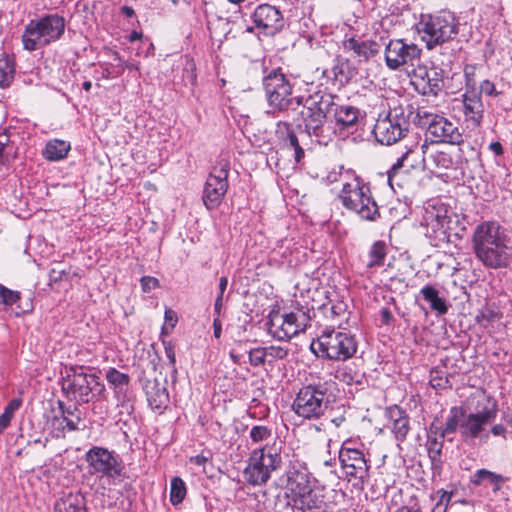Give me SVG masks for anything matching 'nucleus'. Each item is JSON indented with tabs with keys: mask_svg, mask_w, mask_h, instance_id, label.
<instances>
[{
	"mask_svg": "<svg viewBox=\"0 0 512 512\" xmlns=\"http://www.w3.org/2000/svg\"><path fill=\"white\" fill-rule=\"evenodd\" d=\"M416 112L411 104H398L390 107L383 118H379L374 126L373 133L378 142L385 145L394 144L405 140V151L396 160L388 171V182L392 187V181L398 171L407 165L414 168L418 161V148L420 136L408 135L411 121L414 122Z\"/></svg>",
	"mask_w": 512,
	"mask_h": 512,
	"instance_id": "obj_1",
	"label": "nucleus"
},
{
	"mask_svg": "<svg viewBox=\"0 0 512 512\" xmlns=\"http://www.w3.org/2000/svg\"><path fill=\"white\" fill-rule=\"evenodd\" d=\"M506 230L497 221H484L472 234L476 258L488 269L507 268L512 260V248Z\"/></svg>",
	"mask_w": 512,
	"mask_h": 512,
	"instance_id": "obj_2",
	"label": "nucleus"
},
{
	"mask_svg": "<svg viewBox=\"0 0 512 512\" xmlns=\"http://www.w3.org/2000/svg\"><path fill=\"white\" fill-rule=\"evenodd\" d=\"M338 97L318 90L307 97L303 96L300 115L307 134L315 137L319 143L325 142V124L327 119H332Z\"/></svg>",
	"mask_w": 512,
	"mask_h": 512,
	"instance_id": "obj_3",
	"label": "nucleus"
},
{
	"mask_svg": "<svg viewBox=\"0 0 512 512\" xmlns=\"http://www.w3.org/2000/svg\"><path fill=\"white\" fill-rule=\"evenodd\" d=\"M343 187L338 195L342 205L355 212L362 220L376 221L380 218L379 207L372 196L370 187L351 170H346Z\"/></svg>",
	"mask_w": 512,
	"mask_h": 512,
	"instance_id": "obj_4",
	"label": "nucleus"
},
{
	"mask_svg": "<svg viewBox=\"0 0 512 512\" xmlns=\"http://www.w3.org/2000/svg\"><path fill=\"white\" fill-rule=\"evenodd\" d=\"M65 28L66 20L58 13L31 19L21 37L24 50L36 51L59 41L65 34Z\"/></svg>",
	"mask_w": 512,
	"mask_h": 512,
	"instance_id": "obj_5",
	"label": "nucleus"
},
{
	"mask_svg": "<svg viewBox=\"0 0 512 512\" xmlns=\"http://www.w3.org/2000/svg\"><path fill=\"white\" fill-rule=\"evenodd\" d=\"M476 404L470 411L464 409V418L461 423V436L464 440L488 439L487 427L496 419L498 413L497 402L481 393L477 395Z\"/></svg>",
	"mask_w": 512,
	"mask_h": 512,
	"instance_id": "obj_6",
	"label": "nucleus"
},
{
	"mask_svg": "<svg viewBox=\"0 0 512 512\" xmlns=\"http://www.w3.org/2000/svg\"><path fill=\"white\" fill-rule=\"evenodd\" d=\"M85 370L84 366L70 367L62 385V391L67 398L79 405L98 401L105 394V385L100 378Z\"/></svg>",
	"mask_w": 512,
	"mask_h": 512,
	"instance_id": "obj_7",
	"label": "nucleus"
},
{
	"mask_svg": "<svg viewBox=\"0 0 512 512\" xmlns=\"http://www.w3.org/2000/svg\"><path fill=\"white\" fill-rule=\"evenodd\" d=\"M281 464V448L275 444H266L251 452L243 471L244 479L252 486L264 485L271 478V474L281 467Z\"/></svg>",
	"mask_w": 512,
	"mask_h": 512,
	"instance_id": "obj_8",
	"label": "nucleus"
},
{
	"mask_svg": "<svg viewBox=\"0 0 512 512\" xmlns=\"http://www.w3.org/2000/svg\"><path fill=\"white\" fill-rule=\"evenodd\" d=\"M263 86L268 105L274 111H296L303 102V96H292V84L280 68L263 78Z\"/></svg>",
	"mask_w": 512,
	"mask_h": 512,
	"instance_id": "obj_9",
	"label": "nucleus"
},
{
	"mask_svg": "<svg viewBox=\"0 0 512 512\" xmlns=\"http://www.w3.org/2000/svg\"><path fill=\"white\" fill-rule=\"evenodd\" d=\"M418 33L428 50L452 40L458 34V23L449 12L421 15Z\"/></svg>",
	"mask_w": 512,
	"mask_h": 512,
	"instance_id": "obj_10",
	"label": "nucleus"
},
{
	"mask_svg": "<svg viewBox=\"0 0 512 512\" xmlns=\"http://www.w3.org/2000/svg\"><path fill=\"white\" fill-rule=\"evenodd\" d=\"M330 404L327 383H313L299 389L292 403L293 412L304 420H318Z\"/></svg>",
	"mask_w": 512,
	"mask_h": 512,
	"instance_id": "obj_11",
	"label": "nucleus"
},
{
	"mask_svg": "<svg viewBox=\"0 0 512 512\" xmlns=\"http://www.w3.org/2000/svg\"><path fill=\"white\" fill-rule=\"evenodd\" d=\"M357 347L355 335L328 328L311 344V350L314 353L318 349L323 358L333 361H346L352 358Z\"/></svg>",
	"mask_w": 512,
	"mask_h": 512,
	"instance_id": "obj_12",
	"label": "nucleus"
},
{
	"mask_svg": "<svg viewBox=\"0 0 512 512\" xmlns=\"http://www.w3.org/2000/svg\"><path fill=\"white\" fill-rule=\"evenodd\" d=\"M414 122L426 128V134L433 142H443L459 145L463 142L460 129L443 116L430 113L426 110H417Z\"/></svg>",
	"mask_w": 512,
	"mask_h": 512,
	"instance_id": "obj_13",
	"label": "nucleus"
},
{
	"mask_svg": "<svg viewBox=\"0 0 512 512\" xmlns=\"http://www.w3.org/2000/svg\"><path fill=\"white\" fill-rule=\"evenodd\" d=\"M229 161L221 159L213 167L204 185L202 200L208 210L220 206L228 190Z\"/></svg>",
	"mask_w": 512,
	"mask_h": 512,
	"instance_id": "obj_14",
	"label": "nucleus"
},
{
	"mask_svg": "<svg viewBox=\"0 0 512 512\" xmlns=\"http://www.w3.org/2000/svg\"><path fill=\"white\" fill-rule=\"evenodd\" d=\"M91 474L115 480L122 474V460L114 451L101 446L91 447L85 454Z\"/></svg>",
	"mask_w": 512,
	"mask_h": 512,
	"instance_id": "obj_15",
	"label": "nucleus"
},
{
	"mask_svg": "<svg viewBox=\"0 0 512 512\" xmlns=\"http://www.w3.org/2000/svg\"><path fill=\"white\" fill-rule=\"evenodd\" d=\"M311 312L313 310L309 308L296 307L292 312L281 316L280 324L273 318L270 320L269 333L278 340H289L310 325Z\"/></svg>",
	"mask_w": 512,
	"mask_h": 512,
	"instance_id": "obj_16",
	"label": "nucleus"
},
{
	"mask_svg": "<svg viewBox=\"0 0 512 512\" xmlns=\"http://www.w3.org/2000/svg\"><path fill=\"white\" fill-rule=\"evenodd\" d=\"M341 468L349 479H358L362 483L369 478V460L363 450L353 446L351 440L345 441L339 451Z\"/></svg>",
	"mask_w": 512,
	"mask_h": 512,
	"instance_id": "obj_17",
	"label": "nucleus"
},
{
	"mask_svg": "<svg viewBox=\"0 0 512 512\" xmlns=\"http://www.w3.org/2000/svg\"><path fill=\"white\" fill-rule=\"evenodd\" d=\"M450 218L447 209L443 206L427 208L424 214L425 236L434 247H442L449 242L448 230Z\"/></svg>",
	"mask_w": 512,
	"mask_h": 512,
	"instance_id": "obj_18",
	"label": "nucleus"
},
{
	"mask_svg": "<svg viewBox=\"0 0 512 512\" xmlns=\"http://www.w3.org/2000/svg\"><path fill=\"white\" fill-rule=\"evenodd\" d=\"M385 63L391 70H398L403 66H414L419 61L421 49L405 39H390L385 45Z\"/></svg>",
	"mask_w": 512,
	"mask_h": 512,
	"instance_id": "obj_19",
	"label": "nucleus"
},
{
	"mask_svg": "<svg viewBox=\"0 0 512 512\" xmlns=\"http://www.w3.org/2000/svg\"><path fill=\"white\" fill-rule=\"evenodd\" d=\"M256 28L265 35L273 36L284 26V18L280 10L269 4L259 5L252 14Z\"/></svg>",
	"mask_w": 512,
	"mask_h": 512,
	"instance_id": "obj_20",
	"label": "nucleus"
},
{
	"mask_svg": "<svg viewBox=\"0 0 512 512\" xmlns=\"http://www.w3.org/2000/svg\"><path fill=\"white\" fill-rule=\"evenodd\" d=\"M463 114L465 120L473 127H478L483 121L484 105L480 93L477 91H465L462 95Z\"/></svg>",
	"mask_w": 512,
	"mask_h": 512,
	"instance_id": "obj_21",
	"label": "nucleus"
},
{
	"mask_svg": "<svg viewBox=\"0 0 512 512\" xmlns=\"http://www.w3.org/2000/svg\"><path fill=\"white\" fill-rule=\"evenodd\" d=\"M293 505L302 512H324V496L313 488L293 496Z\"/></svg>",
	"mask_w": 512,
	"mask_h": 512,
	"instance_id": "obj_22",
	"label": "nucleus"
},
{
	"mask_svg": "<svg viewBox=\"0 0 512 512\" xmlns=\"http://www.w3.org/2000/svg\"><path fill=\"white\" fill-rule=\"evenodd\" d=\"M143 389L150 408L158 413H162L169 403V394L166 387L155 379L147 381Z\"/></svg>",
	"mask_w": 512,
	"mask_h": 512,
	"instance_id": "obj_23",
	"label": "nucleus"
},
{
	"mask_svg": "<svg viewBox=\"0 0 512 512\" xmlns=\"http://www.w3.org/2000/svg\"><path fill=\"white\" fill-rule=\"evenodd\" d=\"M360 110L351 105L337 103L332 116L339 130L354 129L359 122Z\"/></svg>",
	"mask_w": 512,
	"mask_h": 512,
	"instance_id": "obj_24",
	"label": "nucleus"
},
{
	"mask_svg": "<svg viewBox=\"0 0 512 512\" xmlns=\"http://www.w3.org/2000/svg\"><path fill=\"white\" fill-rule=\"evenodd\" d=\"M345 49L353 51L359 61H368L380 52V45L373 40L348 39L344 44Z\"/></svg>",
	"mask_w": 512,
	"mask_h": 512,
	"instance_id": "obj_25",
	"label": "nucleus"
},
{
	"mask_svg": "<svg viewBox=\"0 0 512 512\" xmlns=\"http://www.w3.org/2000/svg\"><path fill=\"white\" fill-rule=\"evenodd\" d=\"M426 446L433 476L440 475L443 469L444 438L441 437V434L439 436L427 435Z\"/></svg>",
	"mask_w": 512,
	"mask_h": 512,
	"instance_id": "obj_26",
	"label": "nucleus"
},
{
	"mask_svg": "<svg viewBox=\"0 0 512 512\" xmlns=\"http://www.w3.org/2000/svg\"><path fill=\"white\" fill-rule=\"evenodd\" d=\"M389 417L393 422L392 432L397 441L403 442L410 431V420L407 413L398 406L389 409Z\"/></svg>",
	"mask_w": 512,
	"mask_h": 512,
	"instance_id": "obj_27",
	"label": "nucleus"
},
{
	"mask_svg": "<svg viewBox=\"0 0 512 512\" xmlns=\"http://www.w3.org/2000/svg\"><path fill=\"white\" fill-rule=\"evenodd\" d=\"M54 512H88L86 499L80 492L68 493L55 502Z\"/></svg>",
	"mask_w": 512,
	"mask_h": 512,
	"instance_id": "obj_28",
	"label": "nucleus"
},
{
	"mask_svg": "<svg viewBox=\"0 0 512 512\" xmlns=\"http://www.w3.org/2000/svg\"><path fill=\"white\" fill-rule=\"evenodd\" d=\"M59 416L54 417V421L62 420L65 425L62 429L68 431L79 430V424L82 421V413L77 405L66 406L64 402L58 401Z\"/></svg>",
	"mask_w": 512,
	"mask_h": 512,
	"instance_id": "obj_29",
	"label": "nucleus"
},
{
	"mask_svg": "<svg viewBox=\"0 0 512 512\" xmlns=\"http://www.w3.org/2000/svg\"><path fill=\"white\" fill-rule=\"evenodd\" d=\"M454 372H451L445 363L437 365L430 370L429 383L435 390H450L453 387L452 378Z\"/></svg>",
	"mask_w": 512,
	"mask_h": 512,
	"instance_id": "obj_30",
	"label": "nucleus"
},
{
	"mask_svg": "<svg viewBox=\"0 0 512 512\" xmlns=\"http://www.w3.org/2000/svg\"><path fill=\"white\" fill-rule=\"evenodd\" d=\"M325 317L332 322V329H345L344 324L348 321L349 312L347 305L343 301L331 303V305H323Z\"/></svg>",
	"mask_w": 512,
	"mask_h": 512,
	"instance_id": "obj_31",
	"label": "nucleus"
},
{
	"mask_svg": "<svg viewBox=\"0 0 512 512\" xmlns=\"http://www.w3.org/2000/svg\"><path fill=\"white\" fill-rule=\"evenodd\" d=\"M70 150V142L61 139H52L46 143L42 155L50 162H57L65 159Z\"/></svg>",
	"mask_w": 512,
	"mask_h": 512,
	"instance_id": "obj_32",
	"label": "nucleus"
},
{
	"mask_svg": "<svg viewBox=\"0 0 512 512\" xmlns=\"http://www.w3.org/2000/svg\"><path fill=\"white\" fill-rule=\"evenodd\" d=\"M311 477L306 471L294 470L288 473V489L290 494L295 496L298 493L313 488Z\"/></svg>",
	"mask_w": 512,
	"mask_h": 512,
	"instance_id": "obj_33",
	"label": "nucleus"
},
{
	"mask_svg": "<svg viewBox=\"0 0 512 512\" xmlns=\"http://www.w3.org/2000/svg\"><path fill=\"white\" fill-rule=\"evenodd\" d=\"M107 382L113 387L116 397H125L126 391L130 383V376L126 373L118 371L116 368L110 367L105 374Z\"/></svg>",
	"mask_w": 512,
	"mask_h": 512,
	"instance_id": "obj_34",
	"label": "nucleus"
},
{
	"mask_svg": "<svg viewBox=\"0 0 512 512\" xmlns=\"http://www.w3.org/2000/svg\"><path fill=\"white\" fill-rule=\"evenodd\" d=\"M420 293L425 301L430 303V308L437 313V315H444L448 312V306L445 300L439 297V291L431 286H424Z\"/></svg>",
	"mask_w": 512,
	"mask_h": 512,
	"instance_id": "obj_35",
	"label": "nucleus"
},
{
	"mask_svg": "<svg viewBox=\"0 0 512 512\" xmlns=\"http://www.w3.org/2000/svg\"><path fill=\"white\" fill-rule=\"evenodd\" d=\"M464 418V408L454 406L450 409L449 416L440 434L442 438H445L449 434H454L457 430L461 433V423Z\"/></svg>",
	"mask_w": 512,
	"mask_h": 512,
	"instance_id": "obj_36",
	"label": "nucleus"
},
{
	"mask_svg": "<svg viewBox=\"0 0 512 512\" xmlns=\"http://www.w3.org/2000/svg\"><path fill=\"white\" fill-rule=\"evenodd\" d=\"M187 495V486L182 478L174 476L170 481V502L173 506L181 504Z\"/></svg>",
	"mask_w": 512,
	"mask_h": 512,
	"instance_id": "obj_37",
	"label": "nucleus"
},
{
	"mask_svg": "<svg viewBox=\"0 0 512 512\" xmlns=\"http://www.w3.org/2000/svg\"><path fill=\"white\" fill-rule=\"evenodd\" d=\"M443 70L437 67H433L426 71L425 77L427 79V84L429 87V92L433 95H438V93L444 87V76Z\"/></svg>",
	"mask_w": 512,
	"mask_h": 512,
	"instance_id": "obj_38",
	"label": "nucleus"
},
{
	"mask_svg": "<svg viewBox=\"0 0 512 512\" xmlns=\"http://www.w3.org/2000/svg\"><path fill=\"white\" fill-rule=\"evenodd\" d=\"M15 73V64L14 61L8 56L0 58V87L6 88L8 87Z\"/></svg>",
	"mask_w": 512,
	"mask_h": 512,
	"instance_id": "obj_39",
	"label": "nucleus"
},
{
	"mask_svg": "<svg viewBox=\"0 0 512 512\" xmlns=\"http://www.w3.org/2000/svg\"><path fill=\"white\" fill-rule=\"evenodd\" d=\"M506 480V477L487 469L477 470L470 478V482L475 486H480L484 482L492 484L493 482H505Z\"/></svg>",
	"mask_w": 512,
	"mask_h": 512,
	"instance_id": "obj_40",
	"label": "nucleus"
},
{
	"mask_svg": "<svg viewBox=\"0 0 512 512\" xmlns=\"http://www.w3.org/2000/svg\"><path fill=\"white\" fill-rule=\"evenodd\" d=\"M322 76L327 78V81L331 82L333 85L336 82L343 83L348 79L344 73V63L338 58L334 60L331 69H324L322 71Z\"/></svg>",
	"mask_w": 512,
	"mask_h": 512,
	"instance_id": "obj_41",
	"label": "nucleus"
},
{
	"mask_svg": "<svg viewBox=\"0 0 512 512\" xmlns=\"http://www.w3.org/2000/svg\"><path fill=\"white\" fill-rule=\"evenodd\" d=\"M297 507L293 505V495L288 492H281L275 496L273 512H296Z\"/></svg>",
	"mask_w": 512,
	"mask_h": 512,
	"instance_id": "obj_42",
	"label": "nucleus"
},
{
	"mask_svg": "<svg viewBox=\"0 0 512 512\" xmlns=\"http://www.w3.org/2000/svg\"><path fill=\"white\" fill-rule=\"evenodd\" d=\"M386 257V244L383 241H376L369 251V267L382 266Z\"/></svg>",
	"mask_w": 512,
	"mask_h": 512,
	"instance_id": "obj_43",
	"label": "nucleus"
},
{
	"mask_svg": "<svg viewBox=\"0 0 512 512\" xmlns=\"http://www.w3.org/2000/svg\"><path fill=\"white\" fill-rule=\"evenodd\" d=\"M253 444H259L272 438V428L267 425H253L249 431Z\"/></svg>",
	"mask_w": 512,
	"mask_h": 512,
	"instance_id": "obj_44",
	"label": "nucleus"
},
{
	"mask_svg": "<svg viewBox=\"0 0 512 512\" xmlns=\"http://www.w3.org/2000/svg\"><path fill=\"white\" fill-rule=\"evenodd\" d=\"M21 299L19 291L11 290L0 284V304L4 306H12Z\"/></svg>",
	"mask_w": 512,
	"mask_h": 512,
	"instance_id": "obj_45",
	"label": "nucleus"
},
{
	"mask_svg": "<svg viewBox=\"0 0 512 512\" xmlns=\"http://www.w3.org/2000/svg\"><path fill=\"white\" fill-rule=\"evenodd\" d=\"M430 158L439 169H450L453 166V158L447 152L436 151L430 155Z\"/></svg>",
	"mask_w": 512,
	"mask_h": 512,
	"instance_id": "obj_46",
	"label": "nucleus"
},
{
	"mask_svg": "<svg viewBox=\"0 0 512 512\" xmlns=\"http://www.w3.org/2000/svg\"><path fill=\"white\" fill-rule=\"evenodd\" d=\"M286 138V141H283V143L290 147V148H293L294 149V158H295V161L297 163H299L302 158L304 157V150L302 149V147L300 146L299 144V141H298V138L296 136V134L294 133V131L292 130L291 132H288V135L285 136Z\"/></svg>",
	"mask_w": 512,
	"mask_h": 512,
	"instance_id": "obj_47",
	"label": "nucleus"
},
{
	"mask_svg": "<svg viewBox=\"0 0 512 512\" xmlns=\"http://www.w3.org/2000/svg\"><path fill=\"white\" fill-rule=\"evenodd\" d=\"M267 358V362L269 364L274 363L277 360L285 359L288 356V349L281 347V346H268L264 347Z\"/></svg>",
	"mask_w": 512,
	"mask_h": 512,
	"instance_id": "obj_48",
	"label": "nucleus"
},
{
	"mask_svg": "<svg viewBox=\"0 0 512 512\" xmlns=\"http://www.w3.org/2000/svg\"><path fill=\"white\" fill-rule=\"evenodd\" d=\"M267 352H265L264 347L253 348L249 351V362L254 367H259L267 362L266 358Z\"/></svg>",
	"mask_w": 512,
	"mask_h": 512,
	"instance_id": "obj_49",
	"label": "nucleus"
},
{
	"mask_svg": "<svg viewBox=\"0 0 512 512\" xmlns=\"http://www.w3.org/2000/svg\"><path fill=\"white\" fill-rule=\"evenodd\" d=\"M464 77H465V91H477L476 90V80H475V72L476 65L467 64L464 67Z\"/></svg>",
	"mask_w": 512,
	"mask_h": 512,
	"instance_id": "obj_50",
	"label": "nucleus"
},
{
	"mask_svg": "<svg viewBox=\"0 0 512 512\" xmlns=\"http://www.w3.org/2000/svg\"><path fill=\"white\" fill-rule=\"evenodd\" d=\"M164 348H165L166 357L168 358V361H169L168 365L171 370V377H172V380L175 381V377L177 374V368H176V355H175L174 346L170 342L169 343L164 342Z\"/></svg>",
	"mask_w": 512,
	"mask_h": 512,
	"instance_id": "obj_51",
	"label": "nucleus"
},
{
	"mask_svg": "<svg viewBox=\"0 0 512 512\" xmlns=\"http://www.w3.org/2000/svg\"><path fill=\"white\" fill-rule=\"evenodd\" d=\"M195 64L193 61H189L186 67L183 69L182 78L185 83H190L192 86L196 85L197 74L195 72Z\"/></svg>",
	"mask_w": 512,
	"mask_h": 512,
	"instance_id": "obj_52",
	"label": "nucleus"
},
{
	"mask_svg": "<svg viewBox=\"0 0 512 512\" xmlns=\"http://www.w3.org/2000/svg\"><path fill=\"white\" fill-rule=\"evenodd\" d=\"M343 166H338L333 168L331 171H329L326 175V177L323 179L327 184H333L335 182H338L342 179L347 181L345 178L346 172L343 173Z\"/></svg>",
	"mask_w": 512,
	"mask_h": 512,
	"instance_id": "obj_53",
	"label": "nucleus"
},
{
	"mask_svg": "<svg viewBox=\"0 0 512 512\" xmlns=\"http://www.w3.org/2000/svg\"><path fill=\"white\" fill-rule=\"evenodd\" d=\"M10 147V139L6 134L0 135V164H5L9 158L8 149Z\"/></svg>",
	"mask_w": 512,
	"mask_h": 512,
	"instance_id": "obj_54",
	"label": "nucleus"
},
{
	"mask_svg": "<svg viewBox=\"0 0 512 512\" xmlns=\"http://www.w3.org/2000/svg\"><path fill=\"white\" fill-rule=\"evenodd\" d=\"M142 290L146 293L159 286V280L151 276H143L140 279Z\"/></svg>",
	"mask_w": 512,
	"mask_h": 512,
	"instance_id": "obj_55",
	"label": "nucleus"
},
{
	"mask_svg": "<svg viewBox=\"0 0 512 512\" xmlns=\"http://www.w3.org/2000/svg\"><path fill=\"white\" fill-rule=\"evenodd\" d=\"M114 61H117V66L120 67L122 70L127 68L129 70H138L139 69V63L138 62H129L124 61L118 52H113Z\"/></svg>",
	"mask_w": 512,
	"mask_h": 512,
	"instance_id": "obj_56",
	"label": "nucleus"
},
{
	"mask_svg": "<svg viewBox=\"0 0 512 512\" xmlns=\"http://www.w3.org/2000/svg\"><path fill=\"white\" fill-rule=\"evenodd\" d=\"M479 93L480 94L484 93L485 95L490 96V97H495V96H497L499 94L496 91L494 83H492L489 80H484V81L481 82V84H480V92Z\"/></svg>",
	"mask_w": 512,
	"mask_h": 512,
	"instance_id": "obj_57",
	"label": "nucleus"
},
{
	"mask_svg": "<svg viewBox=\"0 0 512 512\" xmlns=\"http://www.w3.org/2000/svg\"><path fill=\"white\" fill-rule=\"evenodd\" d=\"M291 131H292L291 125L288 122L279 121L277 123L276 134H277L278 138L281 139L282 141H286L285 136H287L288 132H291Z\"/></svg>",
	"mask_w": 512,
	"mask_h": 512,
	"instance_id": "obj_58",
	"label": "nucleus"
},
{
	"mask_svg": "<svg viewBox=\"0 0 512 512\" xmlns=\"http://www.w3.org/2000/svg\"><path fill=\"white\" fill-rule=\"evenodd\" d=\"M22 404V400L19 398L12 399L7 406L4 408V412L14 416L15 411H17Z\"/></svg>",
	"mask_w": 512,
	"mask_h": 512,
	"instance_id": "obj_59",
	"label": "nucleus"
},
{
	"mask_svg": "<svg viewBox=\"0 0 512 512\" xmlns=\"http://www.w3.org/2000/svg\"><path fill=\"white\" fill-rule=\"evenodd\" d=\"M342 381L346 382L349 385L355 384V385H362L363 383V376L359 375H352L350 373H343V377L341 378Z\"/></svg>",
	"mask_w": 512,
	"mask_h": 512,
	"instance_id": "obj_60",
	"label": "nucleus"
},
{
	"mask_svg": "<svg viewBox=\"0 0 512 512\" xmlns=\"http://www.w3.org/2000/svg\"><path fill=\"white\" fill-rule=\"evenodd\" d=\"M381 323L383 325H390L394 321V317L388 307H383L380 311Z\"/></svg>",
	"mask_w": 512,
	"mask_h": 512,
	"instance_id": "obj_61",
	"label": "nucleus"
},
{
	"mask_svg": "<svg viewBox=\"0 0 512 512\" xmlns=\"http://www.w3.org/2000/svg\"><path fill=\"white\" fill-rule=\"evenodd\" d=\"M65 275L64 270H56L51 269L49 272V285H52L53 283H57L63 279V276Z\"/></svg>",
	"mask_w": 512,
	"mask_h": 512,
	"instance_id": "obj_62",
	"label": "nucleus"
},
{
	"mask_svg": "<svg viewBox=\"0 0 512 512\" xmlns=\"http://www.w3.org/2000/svg\"><path fill=\"white\" fill-rule=\"evenodd\" d=\"M437 494H440V498L437 504H445L446 506H448L451 501L453 493L441 489L437 491Z\"/></svg>",
	"mask_w": 512,
	"mask_h": 512,
	"instance_id": "obj_63",
	"label": "nucleus"
},
{
	"mask_svg": "<svg viewBox=\"0 0 512 512\" xmlns=\"http://www.w3.org/2000/svg\"><path fill=\"white\" fill-rule=\"evenodd\" d=\"M13 416L3 412L0 415V434L4 432V430L10 425Z\"/></svg>",
	"mask_w": 512,
	"mask_h": 512,
	"instance_id": "obj_64",
	"label": "nucleus"
}]
</instances>
